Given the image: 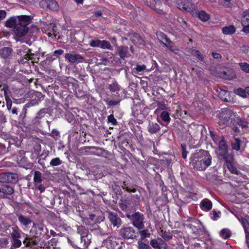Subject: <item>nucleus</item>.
Listing matches in <instances>:
<instances>
[{
    "mask_svg": "<svg viewBox=\"0 0 249 249\" xmlns=\"http://www.w3.org/2000/svg\"><path fill=\"white\" fill-rule=\"evenodd\" d=\"M42 174L39 171H36L35 172L34 176V181L35 184L41 183V182L42 180Z\"/></svg>",
    "mask_w": 249,
    "mask_h": 249,
    "instance_id": "nucleus-36",
    "label": "nucleus"
},
{
    "mask_svg": "<svg viewBox=\"0 0 249 249\" xmlns=\"http://www.w3.org/2000/svg\"><path fill=\"white\" fill-rule=\"evenodd\" d=\"M171 51L178 54L179 52L178 49L174 45L173 42L170 40V42H167L166 44L165 43V45Z\"/></svg>",
    "mask_w": 249,
    "mask_h": 249,
    "instance_id": "nucleus-35",
    "label": "nucleus"
},
{
    "mask_svg": "<svg viewBox=\"0 0 249 249\" xmlns=\"http://www.w3.org/2000/svg\"><path fill=\"white\" fill-rule=\"evenodd\" d=\"M235 28L233 25H230L223 28L222 32L225 35H231L235 32Z\"/></svg>",
    "mask_w": 249,
    "mask_h": 249,
    "instance_id": "nucleus-27",
    "label": "nucleus"
},
{
    "mask_svg": "<svg viewBox=\"0 0 249 249\" xmlns=\"http://www.w3.org/2000/svg\"><path fill=\"white\" fill-rule=\"evenodd\" d=\"M105 101L107 103V104L110 106L117 105L119 103V101L115 100H109L108 99L105 100Z\"/></svg>",
    "mask_w": 249,
    "mask_h": 249,
    "instance_id": "nucleus-54",
    "label": "nucleus"
},
{
    "mask_svg": "<svg viewBox=\"0 0 249 249\" xmlns=\"http://www.w3.org/2000/svg\"><path fill=\"white\" fill-rule=\"evenodd\" d=\"M188 227L192 230L194 232H197L201 229V223L199 220H194L188 225Z\"/></svg>",
    "mask_w": 249,
    "mask_h": 249,
    "instance_id": "nucleus-19",
    "label": "nucleus"
},
{
    "mask_svg": "<svg viewBox=\"0 0 249 249\" xmlns=\"http://www.w3.org/2000/svg\"><path fill=\"white\" fill-rule=\"evenodd\" d=\"M184 0L178 3V7L183 11H184Z\"/></svg>",
    "mask_w": 249,
    "mask_h": 249,
    "instance_id": "nucleus-60",
    "label": "nucleus"
},
{
    "mask_svg": "<svg viewBox=\"0 0 249 249\" xmlns=\"http://www.w3.org/2000/svg\"><path fill=\"white\" fill-rule=\"evenodd\" d=\"M220 235L224 239H227L231 236V233L228 229H223L220 231Z\"/></svg>",
    "mask_w": 249,
    "mask_h": 249,
    "instance_id": "nucleus-43",
    "label": "nucleus"
},
{
    "mask_svg": "<svg viewBox=\"0 0 249 249\" xmlns=\"http://www.w3.org/2000/svg\"><path fill=\"white\" fill-rule=\"evenodd\" d=\"M139 233L141 235V238L142 240L146 237H150L151 234L147 230H144L139 231Z\"/></svg>",
    "mask_w": 249,
    "mask_h": 249,
    "instance_id": "nucleus-44",
    "label": "nucleus"
},
{
    "mask_svg": "<svg viewBox=\"0 0 249 249\" xmlns=\"http://www.w3.org/2000/svg\"><path fill=\"white\" fill-rule=\"evenodd\" d=\"M124 189H125L128 192H133L135 193L136 191L135 188H131L128 187H125V186H123Z\"/></svg>",
    "mask_w": 249,
    "mask_h": 249,
    "instance_id": "nucleus-62",
    "label": "nucleus"
},
{
    "mask_svg": "<svg viewBox=\"0 0 249 249\" xmlns=\"http://www.w3.org/2000/svg\"><path fill=\"white\" fill-rule=\"evenodd\" d=\"M241 22L243 25L249 24V9L243 13Z\"/></svg>",
    "mask_w": 249,
    "mask_h": 249,
    "instance_id": "nucleus-33",
    "label": "nucleus"
},
{
    "mask_svg": "<svg viewBox=\"0 0 249 249\" xmlns=\"http://www.w3.org/2000/svg\"><path fill=\"white\" fill-rule=\"evenodd\" d=\"M117 52L121 58L124 59L125 57H128L129 56L128 48L127 47L123 46H120L118 48Z\"/></svg>",
    "mask_w": 249,
    "mask_h": 249,
    "instance_id": "nucleus-15",
    "label": "nucleus"
},
{
    "mask_svg": "<svg viewBox=\"0 0 249 249\" xmlns=\"http://www.w3.org/2000/svg\"><path fill=\"white\" fill-rule=\"evenodd\" d=\"M161 237L165 240H169L172 238V234L169 232L164 231L161 234Z\"/></svg>",
    "mask_w": 249,
    "mask_h": 249,
    "instance_id": "nucleus-51",
    "label": "nucleus"
},
{
    "mask_svg": "<svg viewBox=\"0 0 249 249\" xmlns=\"http://www.w3.org/2000/svg\"><path fill=\"white\" fill-rule=\"evenodd\" d=\"M241 141L236 138H234L231 142L232 148L236 151H239L240 149Z\"/></svg>",
    "mask_w": 249,
    "mask_h": 249,
    "instance_id": "nucleus-26",
    "label": "nucleus"
},
{
    "mask_svg": "<svg viewBox=\"0 0 249 249\" xmlns=\"http://www.w3.org/2000/svg\"><path fill=\"white\" fill-rule=\"evenodd\" d=\"M198 18L203 21H206L210 18L209 15L204 11H201L198 13Z\"/></svg>",
    "mask_w": 249,
    "mask_h": 249,
    "instance_id": "nucleus-38",
    "label": "nucleus"
},
{
    "mask_svg": "<svg viewBox=\"0 0 249 249\" xmlns=\"http://www.w3.org/2000/svg\"><path fill=\"white\" fill-rule=\"evenodd\" d=\"M17 216L19 222L22 225L27 226L32 223V220L29 217L21 214H17Z\"/></svg>",
    "mask_w": 249,
    "mask_h": 249,
    "instance_id": "nucleus-16",
    "label": "nucleus"
},
{
    "mask_svg": "<svg viewBox=\"0 0 249 249\" xmlns=\"http://www.w3.org/2000/svg\"><path fill=\"white\" fill-rule=\"evenodd\" d=\"M233 113L230 109H223L220 114L219 121L218 122L219 125L222 127H225L229 123L230 119L231 121Z\"/></svg>",
    "mask_w": 249,
    "mask_h": 249,
    "instance_id": "nucleus-6",
    "label": "nucleus"
},
{
    "mask_svg": "<svg viewBox=\"0 0 249 249\" xmlns=\"http://www.w3.org/2000/svg\"><path fill=\"white\" fill-rule=\"evenodd\" d=\"M35 188L36 189L40 191L41 193L43 192L45 189V187L43 185L38 184V183L35 184Z\"/></svg>",
    "mask_w": 249,
    "mask_h": 249,
    "instance_id": "nucleus-56",
    "label": "nucleus"
},
{
    "mask_svg": "<svg viewBox=\"0 0 249 249\" xmlns=\"http://www.w3.org/2000/svg\"><path fill=\"white\" fill-rule=\"evenodd\" d=\"M234 92L237 95H240L242 97H246V93H247L246 91V88L245 89L238 88L236 89H235Z\"/></svg>",
    "mask_w": 249,
    "mask_h": 249,
    "instance_id": "nucleus-42",
    "label": "nucleus"
},
{
    "mask_svg": "<svg viewBox=\"0 0 249 249\" xmlns=\"http://www.w3.org/2000/svg\"><path fill=\"white\" fill-rule=\"evenodd\" d=\"M160 117L162 121L167 123H168L171 120L169 113L165 111H163L161 113Z\"/></svg>",
    "mask_w": 249,
    "mask_h": 249,
    "instance_id": "nucleus-39",
    "label": "nucleus"
},
{
    "mask_svg": "<svg viewBox=\"0 0 249 249\" xmlns=\"http://www.w3.org/2000/svg\"><path fill=\"white\" fill-rule=\"evenodd\" d=\"M212 203L208 199H204L201 202L200 207L201 208L206 211H210L212 208Z\"/></svg>",
    "mask_w": 249,
    "mask_h": 249,
    "instance_id": "nucleus-18",
    "label": "nucleus"
},
{
    "mask_svg": "<svg viewBox=\"0 0 249 249\" xmlns=\"http://www.w3.org/2000/svg\"><path fill=\"white\" fill-rule=\"evenodd\" d=\"M146 69V66L144 65H137L135 70L138 72L143 71Z\"/></svg>",
    "mask_w": 249,
    "mask_h": 249,
    "instance_id": "nucleus-55",
    "label": "nucleus"
},
{
    "mask_svg": "<svg viewBox=\"0 0 249 249\" xmlns=\"http://www.w3.org/2000/svg\"><path fill=\"white\" fill-rule=\"evenodd\" d=\"M25 18H22L14 29V32L15 35L19 37L24 36L28 32L29 28L27 26L30 24L32 20V18L29 16V20L26 21Z\"/></svg>",
    "mask_w": 249,
    "mask_h": 249,
    "instance_id": "nucleus-3",
    "label": "nucleus"
},
{
    "mask_svg": "<svg viewBox=\"0 0 249 249\" xmlns=\"http://www.w3.org/2000/svg\"><path fill=\"white\" fill-rule=\"evenodd\" d=\"M244 229L246 232V243L249 248V230H248L246 226H244Z\"/></svg>",
    "mask_w": 249,
    "mask_h": 249,
    "instance_id": "nucleus-57",
    "label": "nucleus"
},
{
    "mask_svg": "<svg viewBox=\"0 0 249 249\" xmlns=\"http://www.w3.org/2000/svg\"><path fill=\"white\" fill-rule=\"evenodd\" d=\"M18 179L17 174L12 173H3L0 174V182L16 183Z\"/></svg>",
    "mask_w": 249,
    "mask_h": 249,
    "instance_id": "nucleus-9",
    "label": "nucleus"
},
{
    "mask_svg": "<svg viewBox=\"0 0 249 249\" xmlns=\"http://www.w3.org/2000/svg\"><path fill=\"white\" fill-rule=\"evenodd\" d=\"M241 52L244 53H247L249 52V47L248 46H243L240 48Z\"/></svg>",
    "mask_w": 249,
    "mask_h": 249,
    "instance_id": "nucleus-58",
    "label": "nucleus"
},
{
    "mask_svg": "<svg viewBox=\"0 0 249 249\" xmlns=\"http://www.w3.org/2000/svg\"><path fill=\"white\" fill-rule=\"evenodd\" d=\"M42 31L47 34L49 36H51L53 35L56 37L55 33L56 32V25L55 23L51 24L50 27H42Z\"/></svg>",
    "mask_w": 249,
    "mask_h": 249,
    "instance_id": "nucleus-14",
    "label": "nucleus"
},
{
    "mask_svg": "<svg viewBox=\"0 0 249 249\" xmlns=\"http://www.w3.org/2000/svg\"><path fill=\"white\" fill-rule=\"evenodd\" d=\"M229 170L233 174H238L239 171L233 166V163H229L226 165Z\"/></svg>",
    "mask_w": 249,
    "mask_h": 249,
    "instance_id": "nucleus-48",
    "label": "nucleus"
},
{
    "mask_svg": "<svg viewBox=\"0 0 249 249\" xmlns=\"http://www.w3.org/2000/svg\"><path fill=\"white\" fill-rule=\"evenodd\" d=\"M119 233L122 237L125 239H133L136 237L135 230L131 227L123 226Z\"/></svg>",
    "mask_w": 249,
    "mask_h": 249,
    "instance_id": "nucleus-8",
    "label": "nucleus"
},
{
    "mask_svg": "<svg viewBox=\"0 0 249 249\" xmlns=\"http://www.w3.org/2000/svg\"><path fill=\"white\" fill-rule=\"evenodd\" d=\"M190 164L196 170L204 171L212 163V157L207 151L200 150L190 158Z\"/></svg>",
    "mask_w": 249,
    "mask_h": 249,
    "instance_id": "nucleus-1",
    "label": "nucleus"
},
{
    "mask_svg": "<svg viewBox=\"0 0 249 249\" xmlns=\"http://www.w3.org/2000/svg\"><path fill=\"white\" fill-rule=\"evenodd\" d=\"M22 18H25V20L28 21L29 20V16L26 15H21L17 17H12L6 20L5 22V25L8 28H14L17 26L18 23L21 22L20 20Z\"/></svg>",
    "mask_w": 249,
    "mask_h": 249,
    "instance_id": "nucleus-7",
    "label": "nucleus"
},
{
    "mask_svg": "<svg viewBox=\"0 0 249 249\" xmlns=\"http://www.w3.org/2000/svg\"><path fill=\"white\" fill-rule=\"evenodd\" d=\"M239 65L241 69L246 73H249V64L247 63H240Z\"/></svg>",
    "mask_w": 249,
    "mask_h": 249,
    "instance_id": "nucleus-45",
    "label": "nucleus"
},
{
    "mask_svg": "<svg viewBox=\"0 0 249 249\" xmlns=\"http://www.w3.org/2000/svg\"><path fill=\"white\" fill-rule=\"evenodd\" d=\"M184 11L193 12L195 10V5L189 0H184Z\"/></svg>",
    "mask_w": 249,
    "mask_h": 249,
    "instance_id": "nucleus-21",
    "label": "nucleus"
},
{
    "mask_svg": "<svg viewBox=\"0 0 249 249\" xmlns=\"http://www.w3.org/2000/svg\"><path fill=\"white\" fill-rule=\"evenodd\" d=\"M61 163V161L59 158H55L51 160L50 164L52 166H56L60 165Z\"/></svg>",
    "mask_w": 249,
    "mask_h": 249,
    "instance_id": "nucleus-47",
    "label": "nucleus"
},
{
    "mask_svg": "<svg viewBox=\"0 0 249 249\" xmlns=\"http://www.w3.org/2000/svg\"><path fill=\"white\" fill-rule=\"evenodd\" d=\"M66 59H68L69 62L71 63H82L85 61V59L79 54H71L66 53L65 55Z\"/></svg>",
    "mask_w": 249,
    "mask_h": 249,
    "instance_id": "nucleus-10",
    "label": "nucleus"
},
{
    "mask_svg": "<svg viewBox=\"0 0 249 249\" xmlns=\"http://www.w3.org/2000/svg\"><path fill=\"white\" fill-rule=\"evenodd\" d=\"M190 53L194 56H196L197 57V58L201 60H203V57H202L200 52L197 50L195 49H191L190 51Z\"/></svg>",
    "mask_w": 249,
    "mask_h": 249,
    "instance_id": "nucleus-46",
    "label": "nucleus"
},
{
    "mask_svg": "<svg viewBox=\"0 0 249 249\" xmlns=\"http://www.w3.org/2000/svg\"><path fill=\"white\" fill-rule=\"evenodd\" d=\"M11 249L19 248L21 246L22 242L19 238H11Z\"/></svg>",
    "mask_w": 249,
    "mask_h": 249,
    "instance_id": "nucleus-25",
    "label": "nucleus"
},
{
    "mask_svg": "<svg viewBox=\"0 0 249 249\" xmlns=\"http://www.w3.org/2000/svg\"><path fill=\"white\" fill-rule=\"evenodd\" d=\"M219 150L220 151V155L221 153H225L228 152V146L225 140H222L219 143Z\"/></svg>",
    "mask_w": 249,
    "mask_h": 249,
    "instance_id": "nucleus-29",
    "label": "nucleus"
},
{
    "mask_svg": "<svg viewBox=\"0 0 249 249\" xmlns=\"http://www.w3.org/2000/svg\"><path fill=\"white\" fill-rule=\"evenodd\" d=\"M64 53V51L61 49H58L55 50L53 52V54L54 55L57 56L58 55H61Z\"/></svg>",
    "mask_w": 249,
    "mask_h": 249,
    "instance_id": "nucleus-61",
    "label": "nucleus"
},
{
    "mask_svg": "<svg viewBox=\"0 0 249 249\" xmlns=\"http://www.w3.org/2000/svg\"><path fill=\"white\" fill-rule=\"evenodd\" d=\"M48 9L53 10V11H58L59 10V7L57 3V2L54 0H49V5Z\"/></svg>",
    "mask_w": 249,
    "mask_h": 249,
    "instance_id": "nucleus-34",
    "label": "nucleus"
},
{
    "mask_svg": "<svg viewBox=\"0 0 249 249\" xmlns=\"http://www.w3.org/2000/svg\"><path fill=\"white\" fill-rule=\"evenodd\" d=\"M160 129V126L157 123H150L147 126L148 132L151 134L156 133Z\"/></svg>",
    "mask_w": 249,
    "mask_h": 249,
    "instance_id": "nucleus-22",
    "label": "nucleus"
},
{
    "mask_svg": "<svg viewBox=\"0 0 249 249\" xmlns=\"http://www.w3.org/2000/svg\"><path fill=\"white\" fill-rule=\"evenodd\" d=\"M100 48L103 49H108L110 50H112L113 48L110 42L105 40H101Z\"/></svg>",
    "mask_w": 249,
    "mask_h": 249,
    "instance_id": "nucleus-37",
    "label": "nucleus"
},
{
    "mask_svg": "<svg viewBox=\"0 0 249 249\" xmlns=\"http://www.w3.org/2000/svg\"><path fill=\"white\" fill-rule=\"evenodd\" d=\"M101 41V40L98 39H92L89 42V45L92 47H100Z\"/></svg>",
    "mask_w": 249,
    "mask_h": 249,
    "instance_id": "nucleus-41",
    "label": "nucleus"
},
{
    "mask_svg": "<svg viewBox=\"0 0 249 249\" xmlns=\"http://www.w3.org/2000/svg\"><path fill=\"white\" fill-rule=\"evenodd\" d=\"M107 121L108 123H111L113 125L117 124V121L113 115H110L107 117Z\"/></svg>",
    "mask_w": 249,
    "mask_h": 249,
    "instance_id": "nucleus-52",
    "label": "nucleus"
},
{
    "mask_svg": "<svg viewBox=\"0 0 249 249\" xmlns=\"http://www.w3.org/2000/svg\"><path fill=\"white\" fill-rule=\"evenodd\" d=\"M108 218L114 227H119L121 225V219L118 214L115 213L109 212L108 213Z\"/></svg>",
    "mask_w": 249,
    "mask_h": 249,
    "instance_id": "nucleus-11",
    "label": "nucleus"
},
{
    "mask_svg": "<svg viewBox=\"0 0 249 249\" xmlns=\"http://www.w3.org/2000/svg\"><path fill=\"white\" fill-rule=\"evenodd\" d=\"M133 42L137 44H143V40L141 37L138 34H134L133 36L131 37Z\"/></svg>",
    "mask_w": 249,
    "mask_h": 249,
    "instance_id": "nucleus-32",
    "label": "nucleus"
},
{
    "mask_svg": "<svg viewBox=\"0 0 249 249\" xmlns=\"http://www.w3.org/2000/svg\"><path fill=\"white\" fill-rule=\"evenodd\" d=\"M231 124L232 129L235 133L240 132L237 125L241 126L242 128H245L248 126V122L242 120L236 113H233Z\"/></svg>",
    "mask_w": 249,
    "mask_h": 249,
    "instance_id": "nucleus-4",
    "label": "nucleus"
},
{
    "mask_svg": "<svg viewBox=\"0 0 249 249\" xmlns=\"http://www.w3.org/2000/svg\"><path fill=\"white\" fill-rule=\"evenodd\" d=\"M212 55L213 57L215 59H218L221 58L222 57V55L220 53H213Z\"/></svg>",
    "mask_w": 249,
    "mask_h": 249,
    "instance_id": "nucleus-63",
    "label": "nucleus"
},
{
    "mask_svg": "<svg viewBox=\"0 0 249 249\" xmlns=\"http://www.w3.org/2000/svg\"><path fill=\"white\" fill-rule=\"evenodd\" d=\"M150 244L154 249H161L163 248L166 249L167 248V246L160 238L151 240Z\"/></svg>",
    "mask_w": 249,
    "mask_h": 249,
    "instance_id": "nucleus-12",
    "label": "nucleus"
},
{
    "mask_svg": "<svg viewBox=\"0 0 249 249\" xmlns=\"http://www.w3.org/2000/svg\"><path fill=\"white\" fill-rule=\"evenodd\" d=\"M23 243L25 245V247H31L37 244L38 241L35 236L29 237L27 234L26 235Z\"/></svg>",
    "mask_w": 249,
    "mask_h": 249,
    "instance_id": "nucleus-13",
    "label": "nucleus"
},
{
    "mask_svg": "<svg viewBox=\"0 0 249 249\" xmlns=\"http://www.w3.org/2000/svg\"><path fill=\"white\" fill-rule=\"evenodd\" d=\"M35 54L31 53V50H28V52L23 55V57L20 59V62L22 63H25L27 62L29 60H32V63H33V61L35 59Z\"/></svg>",
    "mask_w": 249,
    "mask_h": 249,
    "instance_id": "nucleus-17",
    "label": "nucleus"
},
{
    "mask_svg": "<svg viewBox=\"0 0 249 249\" xmlns=\"http://www.w3.org/2000/svg\"><path fill=\"white\" fill-rule=\"evenodd\" d=\"M157 37L160 42L163 43L164 45H165V43L166 44L167 42H170V40L163 33L160 32L157 34Z\"/></svg>",
    "mask_w": 249,
    "mask_h": 249,
    "instance_id": "nucleus-31",
    "label": "nucleus"
},
{
    "mask_svg": "<svg viewBox=\"0 0 249 249\" xmlns=\"http://www.w3.org/2000/svg\"><path fill=\"white\" fill-rule=\"evenodd\" d=\"M139 249H150V246L142 241L138 242Z\"/></svg>",
    "mask_w": 249,
    "mask_h": 249,
    "instance_id": "nucleus-50",
    "label": "nucleus"
},
{
    "mask_svg": "<svg viewBox=\"0 0 249 249\" xmlns=\"http://www.w3.org/2000/svg\"><path fill=\"white\" fill-rule=\"evenodd\" d=\"M221 156L225 160L226 165L229 163H232L233 161V156L232 154H228V152L225 153H221Z\"/></svg>",
    "mask_w": 249,
    "mask_h": 249,
    "instance_id": "nucleus-28",
    "label": "nucleus"
},
{
    "mask_svg": "<svg viewBox=\"0 0 249 249\" xmlns=\"http://www.w3.org/2000/svg\"><path fill=\"white\" fill-rule=\"evenodd\" d=\"M127 217L131 221L132 225L139 230L144 228L143 215L142 213L136 212L132 214L131 215H127Z\"/></svg>",
    "mask_w": 249,
    "mask_h": 249,
    "instance_id": "nucleus-5",
    "label": "nucleus"
},
{
    "mask_svg": "<svg viewBox=\"0 0 249 249\" xmlns=\"http://www.w3.org/2000/svg\"><path fill=\"white\" fill-rule=\"evenodd\" d=\"M77 233L80 235L81 243L84 248L88 247L91 242L92 235L89 230L83 226H77Z\"/></svg>",
    "mask_w": 249,
    "mask_h": 249,
    "instance_id": "nucleus-2",
    "label": "nucleus"
},
{
    "mask_svg": "<svg viewBox=\"0 0 249 249\" xmlns=\"http://www.w3.org/2000/svg\"><path fill=\"white\" fill-rule=\"evenodd\" d=\"M49 0H42L39 2V5L44 9H48Z\"/></svg>",
    "mask_w": 249,
    "mask_h": 249,
    "instance_id": "nucleus-53",
    "label": "nucleus"
},
{
    "mask_svg": "<svg viewBox=\"0 0 249 249\" xmlns=\"http://www.w3.org/2000/svg\"><path fill=\"white\" fill-rule=\"evenodd\" d=\"M129 203L127 201H123L119 204L120 208L124 211H127L128 208Z\"/></svg>",
    "mask_w": 249,
    "mask_h": 249,
    "instance_id": "nucleus-49",
    "label": "nucleus"
},
{
    "mask_svg": "<svg viewBox=\"0 0 249 249\" xmlns=\"http://www.w3.org/2000/svg\"><path fill=\"white\" fill-rule=\"evenodd\" d=\"M109 89L111 92H116L120 90V87L116 81L109 85Z\"/></svg>",
    "mask_w": 249,
    "mask_h": 249,
    "instance_id": "nucleus-40",
    "label": "nucleus"
},
{
    "mask_svg": "<svg viewBox=\"0 0 249 249\" xmlns=\"http://www.w3.org/2000/svg\"><path fill=\"white\" fill-rule=\"evenodd\" d=\"M12 49L9 47H4L0 49V56L1 57L6 59L8 58L12 53Z\"/></svg>",
    "mask_w": 249,
    "mask_h": 249,
    "instance_id": "nucleus-20",
    "label": "nucleus"
},
{
    "mask_svg": "<svg viewBox=\"0 0 249 249\" xmlns=\"http://www.w3.org/2000/svg\"><path fill=\"white\" fill-rule=\"evenodd\" d=\"M12 232L11 233V238H20L21 237L20 230L17 227H14L12 228Z\"/></svg>",
    "mask_w": 249,
    "mask_h": 249,
    "instance_id": "nucleus-30",
    "label": "nucleus"
},
{
    "mask_svg": "<svg viewBox=\"0 0 249 249\" xmlns=\"http://www.w3.org/2000/svg\"><path fill=\"white\" fill-rule=\"evenodd\" d=\"M14 193V189L12 187L10 186L9 185H5L3 186L1 190V194H0V196H4V194L7 195H12Z\"/></svg>",
    "mask_w": 249,
    "mask_h": 249,
    "instance_id": "nucleus-23",
    "label": "nucleus"
},
{
    "mask_svg": "<svg viewBox=\"0 0 249 249\" xmlns=\"http://www.w3.org/2000/svg\"><path fill=\"white\" fill-rule=\"evenodd\" d=\"M243 31L247 34H249V24L243 25Z\"/></svg>",
    "mask_w": 249,
    "mask_h": 249,
    "instance_id": "nucleus-64",
    "label": "nucleus"
},
{
    "mask_svg": "<svg viewBox=\"0 0 249 249\" xmlns=\"http://www.w3.org/2000/svg\"><path fill=\"white\" fill-rule=\"evenodd\" d=\"M230 94L231 93L228 91L225 90H221L218 94V96L221 100L224 101L228 102L230 100Z\"/></svg>",
    "mask_w": 249,
    "mask_h": 249,
    "instance_id": "nucleus-24",
    "label": "nucleus"
},
{
    "mask_svg": "<svg viewBox=\"0 0 249 249\" xmlns=\"http://www.w3.org/2000/svg\"><path fill=\"white\" fill-rule=\"evenodd\" d=\"M59 133L57 130L53 129L51 132V136L54 138H56L59 136Z\"/></svg>",
    "mask_w": 249,
    "mask_h": 249,
    "instance_id": "nucleus-59",
    "label": "nucleus"
}]
</instances>
